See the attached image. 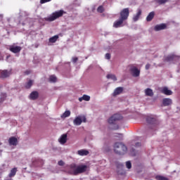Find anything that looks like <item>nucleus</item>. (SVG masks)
Segmentation results:
<instances>
[{
    "label": "nucleus",
    "mask_w": 180,
    "mask_h": 180,
    "mask_svg": "<svg viewBox=\"0 0 180 180\" xmlns=\"http://www.w3.org/2000/svg\"><path fill=\"white\" fill-rule=\"evenodd\" d=\"M69 172L71 175H79V174H84L88 169V166L86 165H77L75 163H72L70 165Z\"/></svg>",
    "instance_id": "nucleus-1"
},
{
    "label": "nucleus",
    "mask_w": 180,
    "mask_h": 180,
    "mask_svg": "<svg viewBox=\"0 0 180 180\" xmlns=\"http://www.w3.org/2000/svg\"><path fill=\"white\" fill-rule=\"evenodd\" d=\"M114 151L118 155H124L127 153V146L121 142H116L114 144Z\"/></svg>",
    "instance_id": "nucleus-2"
},
{
    "label": "nucleus",
    "mask_w": 180,
    "mask_h": 180,
    "mask_svg": "<svg viewBox=\"0 0 180 180\" xmlns=\"http://www.w3.org/2000/svg\"><path fill=\"white\" fill-rule=\"evenodd\" d=\"M64 13L65 12L63 10H60L59 11H56L55 13H53L50 17L46 18V20L47 22H53L56 20V19H58V18H61V16H63Z\"/></svg>",
    "instance_id": "nucleus-3"
},
{
    "label": "nucleus",
    "mask_w": 180,
    "mask_h": 180,
    "mask_svg": "<svg viewBox=\"0 0 180 180\" xmlns=\"http://www.w3.org/2000/svg\"><path fill=\"white\" fill-rule=\"evenodd\" d=\"M123 117L120 114H115L108 119L109 124H116V122L122 120Z\"/></svg>",
    "instance_id": "nucleus-4"
},
{
    "label": "nucleus",
    "mask_w": 180,
    "mask_h": 180,
    "mask_svg": "<svg viewBox=\"0 0 180 180\" xmlns=\"http://www.w3.org/2000/svg\"><path fill=\"white\" fill-rule=\"evenodd\" d=\"M129 15H130L129 8H123L120 13V19L124 21L127 20L129 19Z\"/></svg>",
    "instance_id": "nucleus-5"
},
{
    "label": "nucleus",
    "mask_w": 180,
    "mask_h": 180,
    "mask_svg": "<svg viewBox=\"0 0 180 180\" xmlns=\"http://www.w3.org/2000/svg\"><path fill=\"white\" fill-rule=\"evenodd\" d=\"M132 77L137 78V77H140V70H139L136 66L131 65L129 69Z\"/></svg>",
    "instance_id": "nucleus-6"
},
{
    "label": "nucleus",
    "mask_w": 180,
    "mask_h": 180,
    "mask_svg": "<svg viewBox=\"0 0 180 180\" xmlns=\"http://www.w3.org/2000/svg\"><path fill=\"white\" fill-rule=\"evenodd\" d=\"M84 122V123L86 122V117L84 116L81 118V117H77L74 121L73 123L75 126H81V124Z\"/></svg>",
    "instance_id": "nucleus-7"
},
{
    "label": "nucleus",
    "mask_w": 180,
    "mask_h": 180,
    "mask_svg": "<svg viewBox=\"0 0 180 180\" xmlns=\"http://www.w3.org/2000/svg\"><path fill=\"white\" fill-rule=\"evenodd\" d=\"M9 50L10 51H11V53L17 54V53H20V51H22V46L11 45L9 47Z\"/></svg>",
    "instance_id": "nucleus-8"
},
{
    "label": "nucleus",
    "mask_w": 180,
    "mask_h": 180,
    "mask_svg": "<svg viewBox=\"0 0 180 180\" xmlns=\"http://www.w3.org/2000/svg\"><path fill=\"white\" fill-rule=\"evenodd\" d=\"M12 74V72L11 70H1L0 72V77L5 79L11 77V75Z\"/></svg>",
    "instance_id": "nucleus-9"
},
{
    "label": "nucleus",
    "mask_w": 180,
    "mask_h": 180,
    "mask_svg": "<svg viewBox=\"0 0 180 180\" xmlns=\"http://www.w3.org/2000/svg\"><path fill=\"white\" fill-rule=\"evenodd\" d=\"M146 122L149 124H157V119L152 115L147 116L146 117Z\"/></svg>",
    "instance_id": "nucleus-10"
},
{
    "label": "nucleus",
    "mask_w": 180,
    "mask_h": 180,
    "mask_svg": "<svg viewBox=\"0 0 180 180\" xmlns=\"http://www.w3.org/2000/svg\"><path fill=\"white\" fill-rule=\"evenodd\" d=\"M124 22V20H122V18H120L119 20L115 21L113 23V27L117 28V27H123V22Z\"/></svg>",
    "instance_id": "nucleus-11"
},
{
    "label": "nucleus",
    "mask_w": 180,
    "mask_h": 180,
    "mask_svg": "<svg viewBox=\"0 0 180 180\" xmlns=\"http://www.w3.org/2000/svg\"><path fill=\"white\" fill-rule=\"evenodd\" d=\"M141 13H143V11L141 10V8H138L137 13L133 17L134 22H137V20L140 19V16H141Z\"/></svg>",
    "instance_id": "nucleus-12"
},
{
    "label": "nucleus",
    "mask_w": 180,
    "mask_h": 180,
    "mask_svg": "<svg viewBox=\"0 0 180 180\" xmlns=\"http://www.w3.org/2000/svg\"><path fill=\"white\" fill-rule=\"evenodd\" d=\"M8 143L10 146H18V139L12 136L8 139Z\"/></svg>",
    "instance_id": "nucleus-13"
},
{
    "label": "nucleus",
    "mask_w": 180,
    "mask_h": 180,
    "mask_svg": "<svg viewBox=\"0 0 180 180\" xmlns=\"http://www.w3.org/2000/svg\"><path fill=\"white\" fill-rule=\"evenodd\" d=\"M154 29L155 32H160V30H164L165 29H167V25L165 24L157 25Z\"/></svg>",
    "instance_id": "nucleus-14"
},
{
    "label": "nucleus",
    "mask_w": 180,
    "mask_h": 180,
    "mask_svg": "<svg viewBox=\"0 0 180 180\" xmlns=\"http://www.w3.org/2000/svg\"><path fill=\"white\" fill-rule=\"evenodd\" d=\"M123 92V87H117L112 93V96H117Z\"/></svg>",
    "instance_id": "nucleus-15"
},
{
    "label": "nucleus",
    "mask_w": 180,
    "mask_h": 180,
    "mask_svg": "<svg viewBox=\"0 0 180 180\" xmlns=\"http://www.w3.org/2000/svg\"><path fill=\"white\" fill-rule=\"evenodd\" d=\"M39 98V92L38 91H32L30 95V98L32 101H36Z\"/></svg>",
    "instance_id": "nucleus-16"
},
{
    "label": "nucleus",
    "mask_w": 180,
    "mask_h": 180,
    "mask_svg": "<svg viewBox=\"0 0 180 180\" xmlns=\"http://www.w3.org/2000/svg\"><path fill=\"white\" fill-rule=\"evenodd\" d=\"M162 105L164 106H169V105H172V100L171 98H163Z\"/></svg>",
    "instance_id": "nucleus-17"
},
{
    "label": "nucleus",
    "mask_w": 180,
    "mask_h": 180,
    "mask_svg": "<svg viewBox=\"0 0 180 180\" xmlns=\"http://www.w3.org/2000/svg\"><path fill=\"white\" fill-rule=\"evenodd\" d=\"M78 155L84 157V155H88L89 154V151L85 149H81L77 151Z\"/></svg>",
    "instance_id": "nucleus-18"
},
{
    "label": "nucleus",
    "mask_w": 180,
    "mask_h": 180,
    "mask_svg": "<svg viewBox=\"0 0 180 180\" xmlns=\"http://www.w3.org/2000/svg\"><path fill=\"white\" fill-rule=\"evenodd\" d=\"M59 143H60V144H65L67 143V134H64L60 136Z\"/></svg>",
    "instance_id": "nucleus-19"
},
{
    "label": "nucleus",
    "mask_w": 180,
    "mask_h": 180,
    "mask_svg": "<svg viewBox=\"0 0 180 180\" xmlns=\"http://www.w3.org/2000/svg\"><path fill=\"white\" fill-rule=\"evenodd\" d=\"M154 16H155V13L154 11L150 12L146 17V21L151 22L154 19Z\"/></svg>",
    "instance_id": "nucleus-20"
},
{
    "label": "nucleus",
    "mask_w": 180,
    "mask_h": 180,
    "mask_svg": "<svg viewBox=\"0 0 180 180\" xmlns=\"http://www.w3.org/2000/svg\"><path fill=\"white\" fill-rule=\"evenodd\" d=\"M162 94H164L165 95H172V91L169 89H168L167 87H163L162 91H161Z\"/></svg>",
    "instance_id": "nucleus-21"
},
{
    "label": "nucleus",
    "mask_w": 180,
    "mask_h": 180,
    "mask_svg": "<svg viewBox=\"0 0 180 180\" xmlns=\"http://www.w3.org/2000/svg\"><path fill=\"white\" fill-rule=\"evenodd\" d=\"M79 102H82L83 101L89 102V101H91V96L84 94L82 97L79 98Z\"/></svg>",
    "instance_id": "nucleus-22"
},
{
    "label": "nucleus",
    "mask_w": 180,
    "mask_h": 180,
    "mask_svg": "<svg viewBox=\"0 0 180 180\" xmlns=\"http://www.w3.org/2000/svg\"><path fill=\"white\" fill-rule=\"evenodd\" d=\"M16 172H18V169L16 167L13 168L11 170V172H10V173L8 174V176L10 178H12L13 176H15L16 175Z\"/></svg>",
    "instance_id": "nucleus-23"
},
{
    "label": "nucleus",
    "mask_w": 180,
    "mask_h": 180,
    "mask_svg": "<svg viewBox=\"0 0 180 180\" xmlns=\"http://www.w3.org/2000/svg\"><path fill=\"white\" fill-rule=\"evenodd\" d=\"M145 94L146 96H153L154 95V92H153V89H148V88L145 90Z\"/></svg>",
    "instance_id": "nucleus-24"
},
{
    "label": "nucleus",
    "mask_w": 180,
    "mask_h": 180,
    "mask_svg": "<svg viewBox=\"0 0 180 180\" xmlns=\"http://www.w3.org/2000/svg\"><path fill=\"white\" fill-rule=\"evenodd\" d=\"M32 85H33V80L30 79L25 84L26 89H30V88H32Z\"/></svg>",
    "instance_id": "nucleus-25"
},
{
    "label": "nucleus",
    "mask_w": 180,
    "mask_h": 180,
    "mask_svg": "<svg viewBox=\"0 0 180 180\" xmlns=\"http://www.w3.org/2000/svg\"><path fill=\"white\" fill-rule=\"evenodd\" d=\"M58 40V35H55L49 39V43H56Z\"/></svg>",
    "instance_id": "nucleus-26"
},
{
    "label": "nucleus",
    "mask_w": 180,
    "mask_h": 180,
    "mask_svg": "<svg viewBox=\"0 0 180 180\" xmlns=\"http://www.w3.org/2000/svg\"><path fill=\"white\" fill-rule=\"evenodd\" d=\"M175 58H176V57H175V56L170 55L165 58V61H174V60H175Z\"/></svg>",
    "instance_id": "nucleus-27"
},
{
    "label": "nucleus",
    "mask_w": 180,
    "mask_h": 180,
    "mask_svg": "<svg viewBox=\"0 0 180 180\" xmlns=\"http://www.w3.org/2000/svg\"><path fill=\"white\" fill-rule=\"evenodd\" d=\"M71 115V112L70 110H66L62 115V119H65V117H68Z\"/></svg>",
    "instance_id": "nucleus-28"
},
{
    "label": "nucleus",
    "mask_w": 180,
    "mask_h": 180,
    "mask_svg": "<svg viewBox=\"0 0 180 180\" xmlns=\"http://www.w3.org/2000/svg\"><path fill=\"white\" fill-rule=\"evenodd\" d=\"M107 78L108 79H112V81H117V78L115 75H108Z\"/></svg>",
    "instance_id": "nucleus-29"
},
{
    "label": "nucleus",
    "mask_w": 180,
    "mask_h": 180,
    "mask_svg": "<svg viewBox=\"0 0 180 180\" xmlns=\"http://www.w3.org/2000/svg\"><path fill=\"white\" fill-rule=\"evenodd\" d=\"M50 82H57V77L55 75H51L49 77Z\"/></svg>",
    "instance_id": "nucleus-30"
},
{
    "label": "nucleus",
    "mask_w": 180,
    "mask_h": 180,
    "mask_svg": "<svg viewBox=\"0 0 180 180\" xmlns=\"http://www.w3.org/2000/svg\"><path fill=\"white\" fill-rule=\"evenodd\" d=\"M155 179L157 180H169L168 178L161 176V175H158L155 176Z\"/></svg>",
    "instance_id": "nucleus-31"
},
{
    "label": "nucleus",
    "mask_w": 180,
    "mask_h": 180,
    "mask_svg": "<svg viewBox=\"0 0 180 180\" xmlns=\"http://www.w3.org/2000/svg\"><path fill=\"white\" fill-rule=\"evenodd\" d=\"M105 9L102 6H98L97 8V12H98L99 13H103Z\"/></svg>",
    "instance_id": "nucleus-32"
},
{
    "label": "nucleus",
    "mask_w": 180,
    "mask_h": 180,
    "mask_svg": "<svg viewBox=\"0 0 180 180\" xmlns=\"http://www.w3.org/2000/svg\"><path fill=\"white\" fill-rule=\"evenodd\" d=\"M157 2L159 5H164V4H167V2H168V0H158Z\"/></svg>",
    "instance_id": "nucleus-33"
},
{
    "label": "nucleus",
    "mask_w": 180,
    "mask_h": 180,
    "mask_svg": "<svg viewBox=\"0 0 180 180\" xmlns=\"http://www.w3.org/2000/svg\"><path fill=\"white\" fill-rule=\"evenodd\" d=\"M126 167L128 169H130V168H131V162L130 161H127L126 162Z\"/></svg>",
    "instance_id": "nucleus-34"
},
{
    "label": "nucleus",
    "mask_w": 180,
    "mask_h": 180,
    "mask_svg": "<svg viewBox=\"0 0 180 180\" xmlns=\"http://www.w3.org/2000/svg\"><path fill=\"white\" fill-rule=\"evenodd\" d=\"M51 0H40V4H47V2H51Z\"/></svg>",
    "instance_id": "nucleus-35"
},
{
    "label": "nucleus",
    "mask_w": 180,
    "mask_h": 180,
    "mask_svg": "<svg viewBox=\"0 0 180 180\" xmlns=\"http://www.w3.org/2000/svg\"><path fill=\"white\" fill-rule=\"evenodd\" d=\"M118 136H115L116 137H119V140H123V134H117Z\"/></svg>",
    "instance_id": "nucleus-36"
},
{
    "label": "nucleus",
    "mask_w": 180,
    "mask_h": 180,
    "mask_svg": "<svg viewBox=\"0 0 180 180\" xmlns=\"http://www.w3.org/2000/svg\"><path fill=\"white\" fill-rule=\"evenodd\" d=\"M58 165H60V167H63V165H64V162L63 160H60L58 162Z\"/></svg>",
    "instance_id": "nucleus-37"
},
{
    "label": "nucleus",
    "mask_w": 180,
    "mask_h": 180,
    "mask_svg": "<svg viewBox=\"0 0 180 180\" xmlns=\"http://www.w3.org/2000/svg\"><path fill=\"white\" fill-rule=\"evenodd\" d=\"M105 58L107 60H110V53H106L105 54Z\"/></svg>",
    "instance_id": "nucleus-38"
},
{
    "label": "nucleus",
    "mask_w": 180,
    "mask_h": 180,
    "mask_svg": "<svg viewBox=\"0 0 180 180\" xmlns=\"http://www.w3.org/2000/svg\"><path fill=\"white\" fill-rule=\"evenodd\" d=\"M78 61V58L75 57L72 58V63H77Z\"/></svg>",
    "instance_id": "nucleus-39"
},
{
    "label": "nucleus",
    "mask_w": 180,
    "mask_h": 180,
    "mask_svg": "<svg viewBox=\"0 0 180 180\" xmlns=\"http://www.w3.org/2000/svg\"><path fill=\"white\" fill-rule=\"evenodd\" d=\"M135 147H141V143L137 142V143L135 144Z\"/></svg>",
    "instance_id": "nucleus-40"
},
{
    "label": "nucleus",
    "mask_w": 180,
    "mask_h": 180,
    "mask_svg": "<svg viewBox=\"0 0 180 180\" xmlns=\"http://www.w3.org/2000/svg\"><path fill=\"white\" fill-rule=\"evenodd\" d=\"M150 65L149 63L146 64V70H150Z\"/></svg>",
    "instance_id": "nucleus-41"
},
{
    "label": "nucleus",
    "mask_w": 180,
    "mask_h": 180,
    "mask_svg": "<svg viewBox=\"0 0 180 180\" xmlns=\"http://www.w3.org/2000/svg\"><path fill=\"white\" fill-rule=\"evenodd\" d=\"M29 74H30V70H27L25 72V75H29Z\"/></svg>",
    "instance_id": "nucleus-42"
},
{
    "label": "nucleus",
    "mask_w": 180,
    "mask_h": 180,
    "mask_svg": "<svg viewBox=\"0 0 180 180\" xmlns=\"http://www.w3.org/2000/svg\"><path fill=\"white\" fill-rule=\"evenodd\" d=\"M114 130L119 129V125H115L114 128H112Z\"/></svg>",
    "instance_id": "nucleus-43"
},
{
    "label": "nucleus",
    "mask_w": 180,
    "mask_h": 180,
    "mask_svg": "<svg viewBox=\"0 0 180 180\" xmlns=\"http://www.w3.org/2000/svg\"><path fill=\"white\" fill-rule=\"evenodd\" d=\"M0 146H2V143L0 142Z\"/></svg>",
    "instance_id": "nucleus-44"
}]
</instances>
